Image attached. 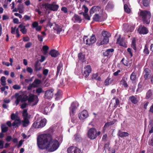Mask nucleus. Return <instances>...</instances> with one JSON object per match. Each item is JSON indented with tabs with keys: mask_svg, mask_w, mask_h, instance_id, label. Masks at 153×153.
<instances>
[{
	"mask_svg": "<svg viewBox=\"0 0 153 153\" xmlns=\"http://www.w3.org/2000/svg\"><path fill=\"white\" fill-rule=\"evenodd\" d=\"M32 45V43L30 42H27L25 45V47L26 48H30Z\"/></svg>",
	"mask_w": 153,
	"mask_h": 153,
	"instance_id": "nucleus-50",
	"label": "nucleus"
},
{
	"mask_svg": "<svg viewBox=\"0 0 153 153\" xmlns=\"http://www.w3.org/2000/svg\"><path fill=\"white\" fill-rule=\"evenodd\" d=\"M13 88L15 90H19L21 89V87L19 85H15L13 86Z\"/></svg>",
	"mask_w": 153,
	"mask_h": 153,
	"instance_id": "nucleus-55",
	"label": "nucleus"
},
{
	"mask_svg": "<svg viewBox=\"0 0 153 153\" xmlns=\"http://www.w3.org/2000/svg\"><path fill=\"white\" fill-rule=\"evenodd\" d=\"M115 123V122L114 121H111L110 122H108L106 123L103 127V130H104L105 128H107L109 126L113 125Z\"/></svg>",
	"mask_w": 153,
	"mask_h": 153,
	"instance_id": "nucleus-38",
	"label": "nucleus"
},
{
	"mask_svg": "<svg viewBox=\"0 0 153 153\" xmlns=\"http://www.w3.org/2000/svg\"><path fill=\"white\" fill-rule=\"evenodd\" d=\"M123 86L126 89L128 87V85L127 83V82L125 80H123V83L122 84Z\"/></svg>",
	"mask_w": 153,
	"mask_h": 153,
	"instance_id": "nucleus-59",
	"label": "nucleus"
},
{
	"mask_svg": "<svg viewBox=\"0 0 153 153\" xmlns=\"http://www.w3.org/2000/svg\"><path fill=\"white\" fill-rule=\"evenodd\" d=\"M20 31L23 34H26L27 33V30L25 27H24V28L20 29Z\"/></svg>",
	"mask_w": 153,
	"mask_h": 153,
	"instance_id": "nucleus-56",
	"label": "nucleus"
},
{
	"mask_svg": "<svg viewBox=\"0 0 153 153\" xmlns=\"http://www.w3.org/2000/svg\"><path fill=\"white\" fill-rule=\"evenodd\" d=\"M42 6H44L45 8L47 10H49L54 11H57L59 8V5L57 4L55 2H53L51 4L45 3L43 4Z\"/></svg>",
	"mask_w": 153,
	"mask_h": 153,
	"instance_id": "nucleus-7",
	"label": "nucleus"
},
{
	"mask_svg": "<svg viewBox=\"0 0 153 153\" xmlns=\"http://www.w3.org/2000/svg\"><path fill=\"white\" fill-rule=\"evenodd\" d=\"M38 39L39 41L40 42H42L43 39V36L42 37L41 35H38L37 36Z\"/></svg>",
	"mask_w": 153,
	"mask_h": 153,
	"instance_id": "nucleus-61",
	"label": "nucleus"
},
{
	"mask_svg": "<svg viewBox=\"0 0 153 153\" xmlns=\"http://www.w3.org/2000/svg\"><path fill=\"white\" fill-rule=\"evenodd\" d=\"M41 81L40 80L38 79H36L33 82V84L34 85L37 86V87L38 86V85L41 84Z\"/></svg>",
	"mask_w": 153,
	"mask_h": 153,
	"instance_id": "nucleus-42",
	"label": "nucleus"
},
{
	"mask_svg": "<svg viewBox=\"0 0 153 153\" xmlns=\"http://www.w3.org/2000/svg\"><path fill=\"white\" fill-rule=\"evenodd\" d=\"M111 79L110 76H108L106 79L105 80L104 84L106 85H108L110 84L109 81Z\"/></svg>",
	"mask_w": 153,
	"mask_h": 153,
	"instance_id": "nucleus-46",
	"label": "nucleus"
},
{
	"mask_svg": "<svg viewBox=\"0 0 153 153\" xmlns=\"http://www.w3.org/2000/svg\"><path fill=\"white\" fill-rule=\"evenodd\" d=\"M142 3L145 7H148L149 6L150 2L149 0H142Z\"/></svg>",
	"mask_w": 153,
	"mask_h": 153,
	"instance_id": "nucleus-35",
	"label": "nucleus"
},
{
	"mask_svg": "<svg viewBox=\"0 0 153 153\" xmlns=\"http://www.w3.org/2000/svg\"><path fill=\"white\" fill-rule=\"evenodd\" d=\"M83 16L86 20H90L91 16H89L88 14L87 13H85L84 15Z\"/></svg>",
	"mask_w": 153,
	"mask_h": 153,
	"instance_id": "nucleus-54",
	"label": "nucleus"
},
{
	"mask_svg": "<svg viewBox=\"0 0 153 153\" xmlns=\"http://www.w3.org/2000/svg\"><path fill=\"white\" fill-rule=\"evenodd\" d=\"M74 114V113L73 114L72 113L71 111H70V114L71 117V121L73 123H76V117L75 116Z\"/></svg>",
	"mask_w": 153,
	"mask_h": 153,
	"instance_id": "nucleus-30",
	"label": "nucleus"
},
{
	"mask_svg": "<svg viewBox=\"0 0 153 153\" xmlns=\"http://www.w3.org/2000/svg\"><path fill=\"white\" fill-rule=\"evenodd\" d=\"M110 145V143L109 142H107L106 143H105V145L104 147V150H106V149H108V148L109 146Z\"/></svg>",
	"mask_w": 153,
	"mask_h": 153,
	"instance_id": "nucleus-63",
	"label": "nucleus"
},
{
	"mask_svg": "<svg viewBox=\"0 0 153 153\" xmlns=\"http://www.w3.org/2000/svg\"><path fill=\"white\" fill-rule=\"evenodd\" d=\"M88 116V113L86 110H83L81 113L79 114L78 115L79 118L80 120L85 119Z\"/></svg>",
	"mask_w": 153,
	"mask_h": 153,
	"instance_id": "nucleus-16",
	"label": "nucleus"
},
{
	"mask_svg": "<svg viewBox=\"0 0 153 153\" xmlns=\"http://www.w3.org/2000/svg\"><path fill=\"white\" fill-rule=\"evenodd\" d=\"M53 91L54 90L51 89L45 91L44 98L48 99H50L52 98L53 95Z\"/></svg>",
	"mask_w": 153,
	"mask_h": 153,
	"instance_id": "nucleus-12",
	"label": "nucleus"
},
{
	"mask_svg": "<svg viewBox=\"0 0 153 153\" xmlns=\"http://www.w3.org/2000/svg\"><path fill=\"white\" fill-rule=\"evenodd\" d=\"M124 11L127 13H129L130 11V10L129 8L128 5L126 4H124Z\"/></svg>",
	"mask_w": 153,
	"mask_h": 153,
	"instance_id": "nucleus-43",
	"label": "nucleus"
},
{
	"mask_svg": "<svg viewBox=\"0 0 153 153\" xmlns=\"http://www.w3.org/2000/svg\"><path fill=\"white\" fill-rule=\"evenodd\" d=\"M101 8L98 6L92 7L89 11L90 15L91 16L94 13H102Z\"/></svg>",
	"mask_w": 153,
	"mask_h": 153,
	"instance_id": "nucleus-9",
	"label": "nucleus"
},
{
	"mask_svg": "<svg viewBox=\"0 0 153 153\" xmlns=\"http://www.w3.org/2000/svg\"><path fill=\"white\" fill-rule=\"evenodd\" d=\"M148 143L149 145L153 147V138H152L151 140H149Z\"/></svg>",
	"mask_w": 153,
	"mask_h": 153,
	"instance_id": "nucleus-64",
	"label": "nucleus"
},
{
	"mask_svg": "<svg viewBox=\"0 0 153 153\" xmlns=\"http://www.w3.org/2000/svg\"><path fill=\"white\" fill-rule=\"evenodd\" d=\"M22 126L26 127L27 126L29 123V121L27 118L24 117V120L22 121Z\"/></svg>",
	"mask_w": 153,
	"mask_h": 153,
	"instance_id": "nucleus-27",
	"label": "nucleus"
},
{
	"mask_svg": "<svg viewBox=\"0 0 153 153\" xmlns=\"http://www.w3.org/2000/svg\"><path fill=\"white\" fill-rule=\"evenodd\" d=\"M75 146H71L68 148L67 149V153H74Z\"/></svg>",
	"mask_w": 153,
	"mask_h": 153,
	"instance_id": "nucleus-40",
	"label": "nucleus"
},
{
	"mask_svg": "<svg viewBox=\"0 0 153 153\" xmlns=\"http://www.w3.org/2000/svg\"><path fill=\"white\" fill-rule=\"evenodd\" d=\"M49 71L48 69H45L43 71V74L46 77L48 74Z\"/></svg>",
	"mask_w": 153,
	"mask_h": 153,
	"instance_id": "nucleus-52",
	"label": "nucleus"
},
{
	"mask_svg": "<svg viewBox=\"0 0 153 153\" xmlns=\"http://www.w3.org/2000/svg\"><path fill=\"white\" fill-rule=\"evenodd\" d=\"M116 43L124 47H127L126 44L125 43L124 39L123 38H118L117 39Z\"/></svg>",
	"mask_w": 153,
	"mask_h": 153,
	"instance_id": "nucleus-20",
	"label": "nucleus"
},
{
	"mask_svg": "<svg viewBox=\"0 0 153 153\" xmlns=\"http://www.w3.org/2000/svg\"><path fill=\"white\" fill-rule=\"evenodd\" d=\"M153 94V93L152 90L151 89H149L146 93V99H148L149 98H151Z\"/></svg>",
	"mask_w": 153,
	"mask_h": 153,
	"instance_id": "nucleus-29",
	"label": "nucleus"
},
{
	"mask_svg": "<svg viewBox=\"0 0 153 153\" xmlns=\"http://www.w3.org/2000/svg\"><path fill=\"white\" fill-rule=\"evenodd\" d=\"M28 115V114L27 113V110L26 109H24L22 113V116L23 117V118L24 117L27 118Z\"/></svg>",
	"mask_w": 153,
	"mask_h": 153,
	"instance_id": "nucleus-48",
	"label": "nucleus"
},
{
	"mask_svg": "<svg viewBox=\"0 0 153 153\" xmlns=\"http://www.w3.org/2000/svg\"><path fill=\"white\" fill-rule=\"evenodd\" d=\"M143 74L145 79L147 80L149 79V76L151 75V71L149 68H146L143 72Z\"/></svg>",
	"mask_w": 153,
	"mask_h": 153,
	"instance_id": "nucleus-14",
	"label": "nucleus"
},
{
	"mask_svg": "<svg viewBox=\"0 0 153 153\" xmlns=\"http://www.w3.org/2000/svg\"><path fill=\"white\" fill-rule=\"evenodd\" d=\"M24 141V140H20L19 141V143L18 144H16V146H17L18 148L20 147L22 145Z\"/></svg>",
	"mask_w": 153,
	"mask_h": 153,
	"instance_id": "nucleus-53",
	"label": "nucleus"
},
{
	"mask_svg": "<svg viewBox=\"0 0 153 153\" xmlns=\"http://www.w3.org/2000/svg\"><path fill=\"white\" fill-rule=\"evenodd\" d=\"M101 134L100 131L97 132L96 129L94 128L89 129L88 132V136L91 140L96 139L97 136H99Z\"/></svg>",
	"mask_w": 153,
	"mask_h": 153,
	"instance_id": "nucleus-6",
	"label": "nucleus"
},
{
	"mask_svg": "<svg viewBox=\"0 0 153 153\" xmlns=\"http://www.w3.org/2000/svg\"><path fill=\"white\" fill-rule=\"evenodd\" d=\"M37 143L41 149H49L50 152L56 150L59 146L58 141L53 139L51 135L49 134H44L39 136L37 138Z\"/></svg>",
	"mask_w": 153,
	"mask_h": 153,
	"instance_id": "nucleus-1",
	"label": "nucleus"
},
{
	"mask_svg": "<svg viewBox=\"0 0 153 153\" xmlns=\"http://www.w3.org/2000/svg\"><path fill=\"white\" fill-rule=\"evenodd\" d=\"M93 19L95 22H101L104 20L102 13H95L93 17Z\"/></svg>",
	"mask_w": 153,
	"mask_h": 153,
	"instance_id": "nucleus-10",
	"label": "nucleus"
},
{
	"mask_svg": "<svg viewBox=\"0 0 153 153\" xmlns=\"http://www.w3.org/2000/svg\"><path fill=\"white\" fill-rule=\"evenodd\" d=\"M21 123V120L19 118H18V119H16L15 120H14V121L12 125L13 126L16 127L20 126Z\"/></svg>",
	"mask_w": 153,
	"mask_h": 153,
	"instance_id": "nucleus-26",
	"label": "nucleus"
},
{
	"mask_svg": "<svg viewBox=\"0 0 153 153\" xmlns=\"http://www.w3.org/2000/svg\"><path fill=\"white\" fill-rule=\"evenodd\" d=\"M129 99L132 103L134 104H136L138 102V101L137 100L136 97H135L134 96L130 97Z\"/></svg>",
	"mask_w": 153,
	"mask_h": 153,
	"instance_id": "nucleus-32",
	"label": "nucleus"
},
{
	"mask_svg": "<svg viewBox=\"0 0 153 153\" xmlns=\"http://www.w3.org/2000/svg\"><path fill=\"white\" fill-rule=\"evenodd\" d=\"M114 50L113 48L107 49L103 52V54L105 56H108L112 55V53L114 51Z\"/></svg>",
	"mask_w": 153,
	"mask_h": 153,
	"instance_id": "nucleus-22",
	"label": "nucleus"
},
{
	"mask_svg": "<svg viewBox=\"0 0 153 153\" xmlns=\"http://www.w3.org/2000/svg\"><path fill=\"white\" fill-rule=\"evenodd\" d=\"M11 119L12 120H15L16 119L19 118L17 115L15 114L14 113H12L11 115Z\"/></svg>",
	"mask_w": 153,
	"mask_h": 153,
	"instance_id": "nucleus-45",
	"label": "nucleus"
},
{
	"mask_svg": "<svg viewBox=\"0 0 153 153\" xmlns=\"http://www.w3.org/2000/svg\"><path fill=\"white\" fill-rule=\"evenodd\" d=\"M39 24L37 22H34L32 24V27L33 28H36L38 26Z\"/></svg>",
	"mask_w": 153,
	"mask_h": 153,
	"instance_id": "nucleus-57",
	"label": "nucleus"
},
{
	"mask_svg": "<svg viewBox=\"0 0 153 153\" xmlns=\"http://www.w3.org/2000/svg\"><path fill=\"white\" fill-rule=\"evenodd\" d=\"M39 126L40 128H42L45 126L46 125L47 120L45 118L42 119L41 120L39 119Z\"/></svg>",
	"mask_w": 153,
	"mask_h": 153,
	"instance_id": "nucleus-25",
	"label": "nucleus"
},
{
	"mask_svg": "<svg viewBox=\"0 0 153 153\" xmlns=\"http://www.w3.org/2000/svg\"><path fill=\"white\" fill-rule=\"evenodd\" d=\"M83 39L84 43L88 46L92 45L93 44L95 43L97 40L95 35L94 34H93L90 38H88V36H84Z\"/></svg>",
	"mask_w": 153,
	"mask_h": 153,
	"instance_id": "nucleus-5",
	"label": "nucleus"
},
{
	"mask_svg": "<svg viewBox=\"0 0 153 153\" xmlns=\"http://www.w3.org/2000/svg\"><path fill=\"white\" fill-rule=\"evenodd\" d=\"M34 70L36 71H39L42 69V68L41 66V64L39 60H37L35 62L34 64Z\"/></svg>",
	"mask_w": 153,
	"mask_h": 153,
	"instance_id": "nucleus-17",
	"label": "nucleus"
},
{
	"mask_svg": "<svg viewBox=\"0 0 153 153\" xmlns=\"http://www.w3.org/2000/svg\"><path fill=\"white\" fill-rule=\"evenodd\" d=\"M39 121V119H37L36 121H35L33 124L32 127L35 128H40Z\"/></svg>",
	"mask_w": 153,
	"mask_h": 153,
	"instance_id": "nucleus-28",
	"label": "nucleus"
},
{
	"mask_svg": "<svg viewBox=\"0 0 153 153\" xmlns=\"http://www.w3.org/2000/svg\"><path fill=\"white\" fill-rule=\"evenodd\" d=\"M63 65L62 63L61 62H60L57 67L56 73V77H57L60 71H61L60 74H61V71H62L63 69Z\"/></svg>",
	"mask_w": 153,
	"mask_h": 153,
	"instance_id": "nucleus-19",
	"label": "nucleus"
},
{
	"mask_svg": "<svg viewBox=\"0 0 153 153\" xmlns=\"http://www.w3.org/2000/svg\"><path fill=\"white\" fill-rule=\"evenodd\" d=\"M74 139L77 142H79L82 140V138L80 135L78 134H76L74 135Z\"/></svg>",
	"mask_w": 153,
	"mask_h": 153,
	"instance_id": "nucleus-34",
	"label": "nucleus"
},
{
	"mask_svg": "<svg viewBox=\"0 0 153 153\" xmlns=\"http://www.w3.org/2000/svg\"><path fill=\"white\" fill-rule=\"evenodd\" d=\"M74 18L75 20L76 21L79 22H81L82 20L81 19V17L78 15L75 14L74 16Z\"/></svg>",
	"mask_w": 153,
	"mask_h": 153,
	"instance_id": "nucleus-36",
	"label": "nucleus"
},
{
	"mask_svg": "<svg viewBox=\"0 0 153 153\" xmlns=\"http://www.w3.org/2000/svg\"><path fill=\"white\" fill-rule=\"evenodd\" d=\"M84 71L82 70V73L85 78H87L89 75L91 71V68L90 65H87L84 68Z\"/></svg>",
	"mask_w": 153,
	"mask_h": 153,
	"instance_id": "nucleus-11",
	"label": "nucleus"
},
{
	"mask_svg": "<svg viewBox=\"0 0 153 153\" xmlns=\"http://www.w3.org/2000/svg\"><path fill=\"white\" fill-rule=\"evenodd\" d=\"M138 32L140 34H146L149 32L148 29L144 26L140 27L138 30Z\"/></svg>",
	"mask_w": 153,
	"mask_h": 153,
	"instance_id": "nucleus-15",
	"label": "nucleus"
},
{
	"mask_svg": "<svg viewBox=\"0 0 153 153\" xmlns=\"http://www.w3.org/2000/svg\"><path fill=\"white\" fill-rule=\"evenodd\" d=\"M137 72L134 71L131 74L130 79L132 83H135L137 80Z\"/></svg>",
	"mask_w": 153,
	"mask_h": 153,
	"instance_id": "nucleus-18",
	"label": "nucleus"
},
{
	"mask_svg": "<svg viewBox=\"0 0 153 153\" xmlns=\"http://www.w3.org/2000/svg\"><path fill=\"white\" fill-rule=\"evenodd\" d=\"M79 106V104L78 102L77 101L73 102L69 107L70 111H71V112L73 114L74 113V111Z\"/></svg>",
	"mask_w": 153,
	"mask_h": 153,
	"instance_id": "nucleus-13",
	"label": "nucleus"
},
{
	"mask_svg": "<svg viewBox=\"0 0 153 153\" xmlns=\"http://www.w3.org/2000/svg\"><path fill=\"white\" fill-rule=\"evenodd\" d=\"M74 153H82L81 150L76 147L75 146Z\"/></svg>",
	"mask_w": 153,
	"mask_h": 153,
	"instance_id": "nucleus-51",
	"label": "nucleus"
},
{
	"mask_svg": "<svg viewBox=\"0 0 153 153\" xmlns=\"http://www.w3.org/2000/svg\"><path fill=\"white\" fill-rule=\"evenodd\" d=\"M84 9V13H87L88 10V7L85 5H84L82 7Z\"/></svg>",
	"mask_w": 153,
	"mask_h": 153,
	"instance_id": "nucleus-62",
	"label": "nucleus"
},
{
	"mask_svg": "<svg viewBox=\"0 0 153 153\" xmlns=\"http://www.w3.org/2000/svg\"><path fill=\"white\" fill-rule=\"evenodd\" d=\"M33 87L34 88H37V86L34 85L33 83L32 84H30L27 87V89L28 90H30L32 89Z\"/></svg>",
	"mask_w": 153,
	"mask_h": 153,
	"instance_id": "nucleus-47",
	"label": "nucleus"
},
{
	"mask_svg": "<svg viewBox=\"0 0 153 153\" xmlns=\"http://www.w3.org/2000/svg\"><path fill=\"white\" fill-rule=\"evenodd\" d=\"M16 28V27H11V33L13 34H16L15 31Z\"/></svg>",
	"mask_w": 153,
	"mask_h": 153,
	"instance_id": "nucleus-60",
	"label": "nucleus"
},
{
	"mask_svg": "<svg viewBox=\"0 0 153 153\" xmlns=\"http://www.w3.org/2000/svg\"><path fill=\"white\" fill-rule=\"evenodd\" d=\"M49 54L52 57H56L59 54V53L57 51L52 49L50 51Z\"/></svg>",
	"mask_w": 153,
	"mask_h": 153,
	"instance_id": "nucleus-21",
	"label": "nucleus"
},
{
	"mask_svg": "<svg viewBox=\"0 0 153 153\" xmlns=\"http://www.w3.org/2000/svg\"><path fill=\"white\" fill-rule=\"evenodd\" d=\"M143 53L145 55H147L149 53V51L148 49L147 44L145 45L144 48L143 50Z\"/></svg>",
	"mask_w": 153,
	"mask_h": 153,
	"instance_id": "nucleus-41",
	"label": "nucleus"
},
{
	"mask_svg": "<svg viewBox=\"0 0 153 153\" xmlns=\"http://www.w3.org/2000/svg\"><path fill=\"white\" fill-rule=\"evenodd\" d=\"M85 56L84 54L82 53H79L78 54V57L79 59L82 62H83L85 61Z\"/></svg>",
	"mask_w": 153,
	"mask_h": 153,
	"instance_id": "nucleus-31",
	"label": "nucleus"
},
{
	"mask_svg": "<svg viewBox=\"0 0 153 153\" xmlns=\"http://www.w3.org/2000/svg\"><path fill=\"white\" fill-rule=\"evenodd\" d=\"M15 98L16 99L15 102L17 105L19 104L20 101L22 103L27 100L28 96L24 94L19 95L18 93H16L15 95Z\"/></svg>",
	"mask_w": 153,
	"mask_h": 153,
	"instance_id": "nucleus-8",
	"label": "nucleus"
},
{
	"mask_svg": "<svg viewBox=\"0 0 153 153\" xmlns=\"http://www.w3.org/2000/svg\"><path fill=\"white\" fill-rule=\"evenodd\" d=\"M102 38V40L101 41H98L97 44L99 46L104 44H106L109 42V38L111 36V34L108 31L106 30H103L101 33Z\"/></svg>",
	"mask_w": 153,
	"mask_h": 153,
	"instance_id": "nucleus-3",
	"label": "nucleus"
},
{
	"mask_svg": "<svg viewBox=\"0 0 153 153\" xmlns=\"http://www.w3.org/2000/svg\"><path fill=\"white\" fill-rule=\"evenodd\" d=\"M30 40L29 37L28 36H26L24 37L23 38V41L24 42H27L29 41Z\"/></svg>",
	"mask_w": 153,
	"mask_h": 153,
	"instance_id": "nucleus-58",
	"label": "nucleus"
},
{
	"mask_svg": "<svg viewBox=\"0 0 153 153\" xmlns=\"http://www.w3.org/2000/svg\"><path fill=\"white\" fill-rule=\"evenodd\" d=\"M36 93L38 95H39L41 93L45 92L43 91L42 88L40 87L37 88L36 89Z\"/></svg>",
	"mask_w": 153,
	"mask_h": 153,
	"instance_id": "nucleus-39",
	"label": "nucleus"
},
{
	"mask_svg": "<svg viewBox=\"0 0 153 153\" xmlns=\"http://www.w3.org/2000/svg\"><path fill=\"white\" fill-rule=\"evenodd\" d=\"M120 104V101L119 99L118 98H117L115 99V103L114 105V108H116L118 105H119Z\"/></svg>",
	"mask_w": 153,
	"mask_h": 153,
	"instance_id": "nucleus-49",
	"label": "nucleus"
},
{
	"mask_svg": "<svg viewBox=\"0 0 153 153\" xmlns=\"http://www.w3.org/2000/svg\"><path fill=\"white\" fill-rule=\"evenodd\" d=\"M92 79H95L99 81L101 80V78L100 76H98V74L97 73L93 74L92 75Z\"/></svg>",
	"mask_w": 153,
	"mask_h": 153,
	"instance_id": "nucleus-37",
	"label": "nucleus"
},
{
	"mask_svg": "<svg viewBox=\"0 0 153 153\" xmlns=\"http://www.w3.org/2000/svg\"><path fill=\"white\" fill-rule=\"evenodd\" d=\"M54 24L55 25V26L53 27L54 30L57 31L56 33L57 34H59L62 30V27L61 26L56 24L55 23H54Z\"/></svg>",
	"mask_w": 153,
	"mask_h": 153,
	"instance_id": "nucleus-23",
	"label": "nucleus"
},
{
	"mask_svg": "<svg viewBox=\"0 0 153 153\" xmlns=\"http://www.w3.org/2000/svg\"><path fill=\"white\" fill-rule=\"evenodd\" d=\"M131 47L134 50L136 51V40L134 39L132 40L131 42Z\"/></svg>",
	"mask_w": 153,
	"mask_h": 153,
	"instance_id": "nucleus-44",
	"label": "nucleus"
},
{
	"mask_svg": "<svg viewBox=\"0 0 153 153\" xmlns=\"http://www.w3.org/2000/svg\"><path fill=\"white\" fill-rule=\"evenodd\" d=\"M138 15L141 18L144 23L149 24L150 22V19L151 14L150 11L147 10H140Z\"/></svg>",
	"mask_w": 153,
	"mask_h": 153,
	"instance_id": "nucleus-2",
	"label": "nucleus"
},
{
	"mask_svg": "<svg viewBox=\"0 0 153 153\" xmlns=\"http://www.w3.org/2000/svg\"><path fill=\"white\" fill-rule=\"evenodd\" d=\"M1 129L2 132L6 133L8 130V128L5 124H3L1 125Z\"/></svg>",
	"mask_w": 153,
	"mask_h": 153,
	"instance_id": "nucleus-33",
	"label": "nucleus"
},
{
	"mask_svg": "<svg viewBox=\"0 0 153 153\" xmlns=\"http://www.w3.org/2000/svg\"><path fill=\"white\" fill-rule=\"evenodd\" d=\"M27 101L28 104L32 106H33L37 104L39 99L37 95L30 93L28 96Z\"/></svg>",
	"mask_w": 153,
	"mask_h": 153,
	"instance_id": "nucleus-4",
	"label": "nucleus"
},
{
	"mask_svg": "<svg viewBox=\"0 0 153 153\" xmlns=\"http://www.w3.org/2000/svg\"><path fill=\"white\" fill-rule=\"evenodd\" d=\"M117 135L119 137L123 138L128 136L129 135V134L127 132H122L120 130H119L118 131Z\"/></svg>",
	"mask_w": 153,
	"mask_h": 153,
	"instance_id": "nucleus-24",
	"label": "nucleus"
}]
</instances>
